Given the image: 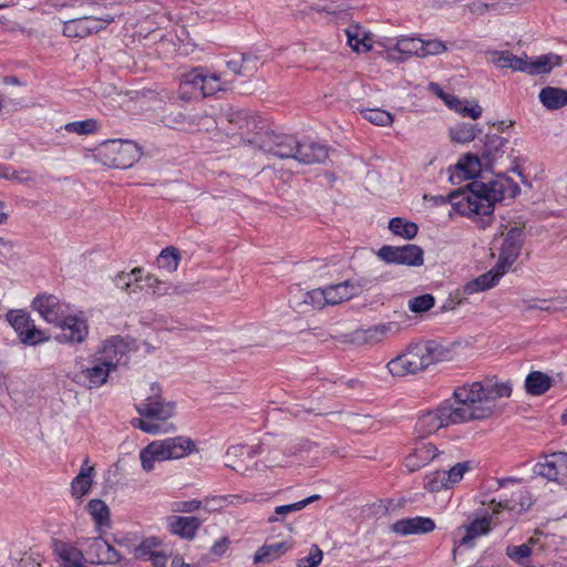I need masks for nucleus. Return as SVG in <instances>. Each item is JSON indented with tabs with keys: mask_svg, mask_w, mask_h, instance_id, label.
<instances>
[{
	"mask_svg": "<svg viewBox=\"0 0 567 567\" xmlns=\"http://www.w3.org/2000/svg\"><path fill=\"white\" fill-rule=\"evenodd\" d=\"M86 30L85 21L82 17L65 21L63 24V34L69 38H85L87 37Z\"/></svg>",
	"mask_w": 567,
	"mask_h": 567,
	"instance_id": "obj_55",
	"label": "nucleus"
},
{
	"mask_svg": "<svg viewBox=\"0 0 567 567\" xmlns=\"http://www.w3.org/2000/svg\"><path fill=\"white\" fill-rule=\"evenodd\" d=\"M483 143L481 155L485 167H492L507 153L508 141L498 134H486Z\"/></svg>",
	"mask_w": 567,
	"mask_h": 567,
	"instance_id": "obj_25",
	"label": "nucleus"
},
{
	"mask_svg": "<svg viewBox=\"0 0 567 567\" xmlns=\"http://www.w3.org/2000/svg\"><path fill=\"white\" fill-rule=\"evenodd\" d=\"M85 560L90 564L114 565L122 560V555L105 539L93 537L82 544Z\"/></svg>",
	"mask_w": 567,
	"mask_h": 567,
	"instance_id": "obj_13",
	"label": "nucleus"
},
{
	"mask_svg": "<svg viewBox=\"0 0 567 567\" xmlns=\"http://www.w3.org/2000/svg\"><path fill=\"white\" fill-rule=\"evenodd\" d=\"M141 272V268H134L131 272L120 274L116 277L117 287L128 295H137L142 290L146 289L144 278H142Z\"/></svg>",
	"mask_w": 567,
	"mask_h": 567,
	"instance_id": "obj_33",
	"label": "nucleus"
},
{
	"mask_svg": "<svg viewBox=\"0 0 567 567\" xmlns=\"http://www.w3.org/2000/svg\"><path fill=\"white\" fill-rule=\"evenodd\" d=\"M405 353L416 373L432 364L451 359V350L435 341L410 344Z\"/></svg>",
	"mask_w": 567,
	"mask_h": 567,
	"instance_id": "obj_7",
	"label": "nucleus"
},
{
	"mask_svg": "<svg viewBox=\"0 0 567 567\" xmlns=\"http://www.w3.org/2000/svg\"><path fill=\"white\" fill-rule=\"evenodd\" d=\"M179 256L177 249L174 247H167L162 250L157 258V264L161 269L167 272H173L177 269Z\"/></svg>",
	"mask_w": 567,
	"mask_h": 567,
	"instance_id": "obj_52",
	"label": "nucleus"
},
{
	"mask_svg": "<svg viewBox=\"0 0 567 567\" xmlns=\"http://www.w3.org/2000/svg\"><path fill=\"white\" fill-rule=\"evenodd\" d=\"M519 192L518 184L504 174H497L495 178L487 182L473 181L466 187L450 193L447 197L440 195L433 199L437 205L451 203L462 215L489 217L497 202L506 196L514 198Z\"/></svg>",
	"mask_w": 567,
	"mask_h": 567,
	"instance_id": "obj_1",
	"label": "nucleus"
},
{
	"mask_svg": "<svg viewBox=\"0 0 567 567\" xmlns=\"http://www.w3.org/2000/svg\"><path fill=\"white\" fill-rule=\"evenodd\" d=\"M492 516L484 514L481 517L470 519L467 523L458 526L454 532L453 556L455 557L460 547L472 548L478 537L489 533Z\"/></svg>",
	"mask_w": 567,
	"mask_h": 567,
	"instance_id": "obj_10",
	"label": "nucleus"
},
{
	"mask_svg": "<svg viewBox=\"0 0 567 567\" xmlns=\"http://www.w3.org/2000/svg\"><path fill=\"white\" fill-rule=\"evenodd\" d=\"M90 515L99 526L107 525L110 522V509L102 499H91L86 506Z\"/></svg>",
	"mask_w": 567,
	"mask_h": 567,
	"instance_id": "obj_46",
	"label": "nucleus"
},
{
	"mask_svg": "<svg viewBox=\"0 0 567 567\" xmlns=\"http://www.w3.org/2000/svg\"><path fill=\"white\" fill-rule=\"evenodd\" d=\"M303 302L318 309L326 307L327 298L324 293V288H317L311 291H308L305 295Z\"/></svg>",
	"mask_w": 567,
	"mask_h": 567,
	"instance_id": "obj_63",
	"label": "nucleus"
},
{
	"mask_svg": "<svg viewBox=\"0 0 567 567\" xmlns=\"http://www.w3.org/2000/svg\"><path fill=\"white\" fill-rule=\"evenodd\" d=\"M410 359H408V355L404 352L393 358L391 361L388 362L386 369L393 377H405L408 374H415V370Z\"/></svg>",
	"mask_w": 567,
	"mask_h": 567,
	"instance_id": "obj_43",
	"label": "nucleus"
},
{
	"mask_svg": "<svg viewBox=\"0 0 567 567\" xmlns=\"http://www.w3.org/2000/svg\"><path fill=\"white\" fill-rule=\"evenodd\" d=\"M159 547V542L155 537H150L143 540L136 548H135V557L140 559H148L152 555L156 554Z\"/></svg>",
	"mask_w": 567,
	"mask_h": 567,
	"instance_id": "obj_60",
	"label": "nucleus"
},
{
	"mask_svg": "<svg viewBox=\"0 0 567 567\" xmlns=\"http://www.w3.org/2000/svg\"><path fill=\"white\" fill-rule=\"evenodd\" d=\"M58 326L61 332L55 340L60 343H82L89 334L87 321L82 316H65Z\"/></svg>",
	"mask_w": 567,
	"mask_h": 567,
	"instance_id": "obj_17",
	"label": "nucleus"
},
{
	"mask_svg": "<svg viewBox=\"0 0 567 567\" xmlns=\"http://www.w3.org/2000/svg\"><path fill=\"white\" fill-rule=\"evenodd\" d=\"M423 40L417 38H401L395 43V50L398 53L403 54L405 59L412 55L421 56Z\"/></svg>",
	"mask_w": 567,
	"mask_h": 567,
	"instance_id": "obj_45",
	"label": "nucleus"
},
{
	"mask_svg": "<svg viewBox=\"0 0 567 567\" xmlns=\"http://www.w3.org/2000/svg\"><path fill=\"white\" fill-rule=\"evenodd\" d=\"M157 443L167 461L184 458L197 452L196 443L190 437L184 435L157 440Z\"/></svg>",
	"mask_w": 567,
	"mask_h": 567,
	"instance_id": "obj_20",
	"label": "nucleus"
},
{
	"mask_svg": "<svg viewBox=\"0 0 567 567\" xmlns=\"http://www.w3.org/2000/svg\"><path fill=\"white\" fill-rule=\"evenodd\" d=\"M52 550L62 567H85L83 550L73 544L61 539H53Z\"/></svg>",
	"mask_w": 567,
	"mask_h": 567,
	"instance_id": "obj_23",
	"label": "nucleus"
},
{
	"mask_svg": "<svg viewBox=\"0 0 567 567\" xmlns=\"http://www.w3.org/2000/svg\"><path fill=\"white\" fill-rule=\"evenodd\" d=\"M324 293L327 306H334L351 299L357 293V290L349 281H344L326 287Z\"/></svg>",
	"mask_w": 567,
	"mask_h": 567,
	"instance_id": "obj_35",
	"label": "nucleus"
},
{
	"mask_svg": "<svg viewBox=\"0 0 567 567\" xmlns=\"http://www.w3.org/2000/svg\"><path fill=\"white\" fill-rule=\"evenodd\" d=\"M132 349L131 341L120 336H113L102 342L95 355L114 371Z\"/></svg>",
	"mask_w": 567,
	"mask_h": 567,
	"instance_id": "obj_15",
	"label": "nucleus"
},
{
	"mask_svg": "<svg viewBox=\"0 0 567 567\" xmlns=\"http://www.w3.org/2000/svg\"><path fill=\"white\" fill-rule=\"evenodd\" d=\"M539 101L547 110H558L567 105V90L546 86L539 92Z\"/></svg>",
	"mask_w": 567,
	"mask_h": 567,
	"instance_id": "obj_34",
	"label": "nucleus"
},
{
	"mask_svg": "<svg viewBox=\"0 0 567 567\" xmlns=\"http://www.w3.org/2000/svg\"><path fill=\"white\" fill-rule=\"evenodd\" d=\"M505 275L502 270H497L494 266L489 271L478 276L477 278L465 284L463 290L466 295H473L480 291H485L495 287L499 279Z\"/></svg>",
	"mask_w": 567,
	"mask_h": 567,
	"instance_id": "obj_28",
	"label": "nucleus"
},
{
	"mask_svg": "<svg viewBox=\"0 0 567 567\" xmlns=\"http://www.w3.org/2000/svg\"><path fill=\"white\" fill-rule=\"evenodd\" d=\"M264 452L265 451L261 444L254 445L248 451H246L245 446L243 445H231L226 452V466L243 475L248 474L254 470L259 471L258 462H255L254 465L249 466L244 462V460H241V457L247 455L250 460H252L255 456L264 454Z\"/></svg>",
	"mask_w": 567,
	"mask_h": 567,
	"instance_id": "obj_18",
	"label": "nucleus"
},
{
	"mask_svg": "<svg viewBox=\"0 0 567 567\" xmlns=\"http://www.w3.org/2000/svg\"><path fill=\"white\" fill-rule=\"evenodd\" d=\"M229 90V83L220 75L195 68L184 73L179 80L178 95L184 101L202 96H210L220 91Z\"/></svg>",
	"mask_w": 567,
	"mask_h": 567,
	"instance_id": "obj_4",
	"label": "nucleus"
},
{
	"mask_svg": "<svg viewBox=\"0 0 567 567\" xmlns=\"http://www.w3.org/2000/svg\"><path fill=\"white\" fill-rule=\"evenodd\" d=\"M524 243V230L514 226L503 231L494 241V248L498 251L497 270L507 274L516 262Z\"/></svg>",
	"mask_w": 567,
	"mask_h": 567,
	"instance_id": "obj_5",
	"label": "nucleus"
},
{
	"mask_svg": "<svg viewBox=\"0 0 567 567\" xmlns=\"http://www.w3.org/2000/svg\"><path fill=\"white\" fill-rule=\"evenodd\" d=\"M561 63V56L549 53L537 56L535 60L529 61L526 56V69L525 73L529 75H539L549 73L554 66Z\"/></svg>",
	"mask_w": 567,
	"mask_h": 567,
	"instance_id": "obj_32",
	"label": "nucleus"
},
{
	"mask_svg": "<svg viewBox=\"0 0 567 567\" xmlns=\"http://www.w3.org/2000/svg\"><path fill=\"white\" fill-rule=\"evenodd\" d=\"M491 505L493 508V514H497L502 509H508L512 512H523L530 507L532 498L527 491L518 489L515 493H513L511 498H505L499 502H495V499H493L491 502Z\"/></svg>",
	"mask_w": 567,
	"mask_h": 567,
	"instance_id": "obj_27",
	"label": "nucleus"
},
{
	"mask_svg": "<svg viewBox=\"0 0 567 567\" xmlns=\"http://www.w3.org/2000/svg\"><path fill=\"white\" fill-rule=\"evenodd\" d=\"M434 529V520L422 516L402 518L391 525V530L400 536L427 534Z\"/></svg>",
	"mask_w": 567,
	"mask_h": 567,
	"instance_id": "obj_24",
	"label": "nucleus"
},
{
	"mask_svg": "<svg viewBox=\"0 0 567 567\" xmlns=\"http://www.w3.org/2000/svg\"><path fill=\"white\" fill-rule=\"evenodd\" d=\"M485 166L482 157L476 155L467 154L456 164V168L464 173L466 178H473L481 171V167Z\"/></svg>",
	"mask_w": 567,
	"mask_h": 567,
	"instance_id": "obj_48",
	"label": "nucleus"
},
{
	"mask_svg": "<svg viewBox=\"0 0 567 567\" xmlns=\"http://www.w3.org/2000/svg\"><path fill=\"white\" fill-rule=\"evenodd\" d=\"M450 135L454 142L468 143L475 138L476 131L473 125L461 123L450 130Z\"/></svg>",
	"mask_w": 567,
	"mask_h": 567,
	"instance_id": "obj_54",
	"label": "nucleus"
},
{
	"mask_svg": "<svg viewBox=\"0 0 567 567\" xmlns=\"http://www.w3.org/2000/svg\"><path fill=\"white\" fill-rule=\"evenodd\" d=\"M362 113L367 121L378 126H390L393 123L392 114L381 109H368Z\"/></svg>",
	"mask_w": 567,
	"mask_h": 567,
	"instance_id": "obj_53",
	"label": "nucleus"
},
{
	"mask_svg": "<svg viewBox=\"0 0 567 567\" xmlns=\"http://www.w3.org/2000/svg\"><path fill=\"white\" fill-rule=\"evenodd\" d=\"M144 282H145L146 289L152 290V292L156 293V295L164 296V295L171 293L172 291H175V288H173L171 285L158 279L157 277H155L153 275H147L144 278Z\"/></svg>",
	"mask_w": 567,
	"mask_h": 567,
	"instance_id": "obj_59",
	"label": "nucleus"
},
{
	"mask_svg": "<svg viewBox=\"0 0 567 567\" xmlns=\"http://www.w3.org/2000/svg\"><path fill=\"white\" fill-rule=\"evenodd\" d=\"M136 412L148 419L144 420L141 417H134L131 424L135 429H140L148 434H156L159 432L167 433L174 430V426L169 424L167 427L162 429L157 422H165L171 419L175 413V403L166 401L161 395V389L156 383H153L150 388V394L146 399L135 406Z\"/></svg>",
	"mask_w": 567,
	"mask_h": 567,
	"instance_id": "obj_3",
	"label": "nucleus"
},
{
	"mask_svg": "<svg viewBox=\"0 0 567 567\" xmlns=\"http://www.w3.org/2000/svg\"><path fill=\"white\" fill-rule=\"evenodd\" d=\"M435 299L432 295L425 293L409 300V309L414 313H423L434 307Z\"/></svg>",
	"mask_w": 567,
	"mask_h": 567,
	"instance_id": "obj_58",
	"label": "nucleus"
},
{
	"mask_svg": "<svg viewBox=\"0 0 567 567\" xmlns=\"http://www.w3.org/2000/svg\"><path fill=\"white\" fill-rule=\"evenodd\" d=\"M319 498V495H312L306 499L292 504L277 506L275 508L274 515L268 517V523L282 522L287 515L303 509L307 505L318 501Z\"/></svg>",
	"mask_w": 567,
	"mask_h": 567,
	"instance_id": "obj_41",
	"label": "nucleus"
},
{
	"mask_svg": "<svg viewBox=\"0 0 567 567\" xmlns=\"http://www.w3.org/2000/svg\"><path fill=\"white\" fill-rule=\"evenodd\" d=\"M223 117L240 131H249L256 127L255 120L244 110H233L229 107L224 112Z\"/></svg>",
	"mask_w": 567,
	"mask_h": 567,
	"instance_id": "obj_42",
	"label": "nucleus"
},
{
	"mask_svg": "<svg viewBox=\"0 0 567 567\" xmlns=\"http://www.w3.org/2000/svg\"><path fill=\"white\" fill-rule=\"evenodd\" d=\"M83 20L85 21V29H87V35L93 32H99L106 28L110 23L114 21V17L112 14H83Z\"/></svg>",
	"mask_w": 567,
	"mask_h": 567,
	"instance_id": "obj_50",
	"label": "nucleus"
},
{
	"mask_svg": "<svg viewBox=\"0 0 567 567\" xmlns=\"http://www.w3.org/2000/svg\"><path fill=\"white\" fill-rule=\"evenodd\" d=\"M112 371L106 363L94 355L90 361V365L74 372L72 380L86 389H95L107 382Z\"/></svg>",
	"mask_w": 567,
	"mask_h": 567,
	"instance_id": "obj_12",
	"label": "nucleus"
},
{
	"mask_svg": "<svg viewBox=\"0 0 567 567\" xmlns=\"http://www.w3.org/2000/svg\"><path fill=\"white\" fill-rule=\"evenodd\" d=\"M328 158V150L324 145L309 142L298 144V151L295 161L301 164H319Z\"/></svg>",
	"mask_w": 567,
	"mask_h": 567,
	"instance_id": "obj_26",
	"label": "nucleus"
},
{
	"mask_svg": "<svg viewBox=\"0 0 567 567\" xmlns=\"http://www.w3.org/2000/svg\"><path fill=\"white\" fill-rule=\"evenodd\" d=\"M7 319L23 343L34 346L49 340L24 311H10Z\"/></svg>",
	"mask_w": 567,
	"mask_h": 567,
	"instance_id": "obj_14",
	"label": "nucleus"
},
{
	"mask_svg": "<svg viewBox=\"0 0 567 567\" xmlns=\"http://www.w3.org/2000/svg\"><path fill=\"white\" fill-rule=\"evenodd\" d=\"M441 455L439 449L432 443H417L405 457L404 466L410 472H416Z\"/></svg>",
	"mask_w": 567,
	"mask_h": 567,
	"instance_id": "obj_22",
	"label": "nucleus"
},
{
	"mask_svg": "<svg viewBox=\"0 0 567 567\" xmlns=\"http://www.w3.org/2000/svg\"><path fill=\"white\" fill-rule=\"evenodd\" d=\"M259 470H272L277 467H286L291 462L288 457L285 446L269 447L264 455V458L258 462Z\"/></svg>",
	"mask_w": 567,
	"mask_h": 567,
	"instance_id": "obj_36",
	"label": "nucleus"
},
{
	"mask_svg": "<svg viewBox=\"0 0 567 567\" xmlns=\"http://www.w3.org/2000/svg\"><path fill=\"white\" fill-rule=\"evenodd\" d=\"M254 144L265 153L278 158H292L298 151L299 142L292 135L266 132L255 137Z\"/></svg>",
	"mask_w": 567,
	"mask_h": 567,
	"instance_id": "obj_9",
	"label": "nucleus"
},
{
	"mask_svg": "<svg viewBox=\"0 0 567 567\" xmlns=\"http://www.w3.org/2000/svg\"><path fill=\"white\" fill-rule=\"evenodd\" d=\"M526 56H517L509 51L492 53V63L502 69L524 72L526 69Z\"/></svg>",
	"mask_w": 567,
	"mask_h": 567,
	"instance_id": "obj_38",
	"label": "nucleus"
},
{
	"mask_svg": "<svg viewBox=\"0 0 567 567\" xmlns=\"http://www.w3.org/2000/svg\"><path fill=\"white\" fill-rule=\"evenodd\" d=\"M287 549L288 546L284 542L264 545L255 553L254 563H271L275 559L279 558L282 554H285Z\"/></svg>",
	"mask_w": 567,
	"mask_h": 567,
	"instance_id": "obj_40",
	"label": "nucleus"
},
{
	"mask_svg": "<svg viewBox=\"0 0 567 567\" xmlns=\"http://www.w3.org/2000/svg\"><path fill=\"white\" fill-rule=\"evenodd\" d=\"M94 473V467L90 466L87 460H85L79 474L74 477L71 484L72 495L74 497L81 498L90 492L93 484Z\"/></svg>",
	"mask_w": 567,
	"mask_h": 567,
	"instance_id": "obj_31",
	"label": "nucleus"
},
{
	"mask_svg": "<svg viewBox=\"0 0 567 567\" xmlns=\"http://www.w3.org/2000/svg\"><path fill=\"white\" fill-rule=\"evenodd\" d=\"M378 257L388 262L404 265L409 267H419L424 262V252L420 246L404 245V246H382L378 252Z\"/></svg>",
	"mask_w": 567,
	"mask_h": 567,
	"instance_id": "obj_11",
	"label": "nucleus"
},
{
	"mask_svg": "<svg viewBox=\"0 0 567 567\" xmlns=\"http://www.w3.org/2000/svg\"><path fill=\"white\" fill-rule=\"evenodd\" d=\"M509 381L485 378L457 386L454 390V408L461 423L493 417L502 411V401L512 395Z\"/></svg>",
	"mask_w": 567,
	"mask_h": 567,
	"instance_id": "obj_2",
	"label": "nucleus"
},
{
	"mask_svg": "<svg viewBox=\"0 0 567 567\" xmlns=\"http://www.w3.org/2000/svg\"><path fill=\"white\" fill-rule=\"evenodd\" d=\"M514 8V4L507 1H496L492 3L475 1L471 4L470 9L474 13H485L488 11H495L498 13L508 12Z\"/></svg>",
	"mask_w": 567,
	"mask_h": 567,
	"instance_id": "obj_51",
	"label": "nucleus"
},
{
	"mask_svg": "<svg viewBox=\"0 0 567 567\" xmlns=\"http://www.w3.org/2000/svg\"><path fill=\"white\" fill-rule=\"evenodd\" d=\"M33 308L49 323L60 324L64 316V306L60 299L53 295L37 297L32 302Z\"/></svg>",
	"mask_w": 567,
	"mask_h": 567,
	"instance_id": "obj_21",
	"label": "nucleus"
},
{
	"mask_svg": "<svg viewBox=\"0 0 567 567\" xmlns=\"http://www.w3.org/2000/svg\"><path fill=\"white\" fill-rule=\"evenodd\" d=\"M517 308H519L523 312L532 311V310H540L546 312H551L555 310L551 306V302L546 299H522L517 302Z\"/></svg>",
	"mask_w": 567,
	"mask_h": 567,
	"instance_id": "obj_57",
	"label": "nucleus"
},
{
	"mask_svg": "<svg viewBox=\"0 0 567 567\" xmlns=\"http://www.w3.org/2000/svg\"><path fill=\"white\" fill-rule=\"evenodd\" d=\"M100 156L105 165L126 169L140 159L141 150L132 141L113 140L102 145Z\"/></svg>",
	"mask_w": 567,
	"mask_h": 567,
	"instance_id": "obj_6",
	"label": "nucleus"
},
{
	"mask_svg": "<svg viewBox=\"0 0 567 567\" xmlns=\"http://www.w3.org/2000/svg\"><path fill=\"white\" fill-rule=\"evenodd\" d=\"M402 330L398 321L380 322L368 329L355 332V340L360 343L374 346L390 338L396 337Z\"/></svg>",
	"mask_w": 567,
	"mask_h": 567,
	"instance_id": "obj_19",
	"label": "nucleus"
},
{
	"mask_svg": "<svg viewBox=\"0 0 567 567\" xmlns=\"http://www.w3.org/2000/svg\"><path fill=\"white\" fill-rule=\"evenodd\" d=\"M140 461L143 471L151 473L155 470V464L157 462H164L167 461V458H165L157 441H153L141 450Z\"/></svg>",
	"mask_w": 567,
	"mask_h": 567,
	"instance_id": "obj_37",
	"label": "nucleus"
},
{
	"mask_svg": "<svg viewBox=\"0 0 567 567\" xmlns=\"http://www.w3.org/2000/svg\"><path fill=\"white\" fill-rule=\"evenodd\" d=\"M553 380L540 371L530 372L525 380V389L528 394L542 395L550 389Z\"/></svg>",
	"mask_w": 567,
	"mask_h": 567,
	"instance_id": "obj_39",
	"label": "nucleus"
},
{
	"mask_svg": "<svg viewBox=\"0 0 567 567\" xmlns=\"http://www.w3.org/2000/svg\"><path fill=\"white\" fill-rule=\"evenodd\" d=\"M322 558V550L317 545H313L309 555L298 559L296 565L297 567H318L321 564Z\"/></svg>",
	"mask_w": 567,
	"mask_h": 567,
	"instance_id": "obj_62",
	"label": "nucleus"
},
{
	"mask_svg": "<svg viewBox=\"0 0 567 567\" xmlns=\"http://www.w3.org/2000/svg\"><path fill=\"white\" fill-rule=\"evenodd\" d=\"M472 470L470 462H461L445 471L447 483L450 488H453L457 483L462 481L465 473Z\"/></svg>",
	"mask_w": 567,
	"mask_h": 567,
	"instance_id": "obj_56",
	"label": "nucleus"
},
{
	"mask_svg": "<svg viewBox=\"0 0 567 567\" xmlns=\"http://www.w3.org/2000/svg\"><path fill=\"white\" fill-rule=\"evenodd\" d=\"M389 229L404 239H413L417 235V225L406 219L395 217L389 223Z\"/></svg>",
	"mask_w": 567,
	"mask_h": 567,
	"instance_id": "obj_44",
	"label": "nucleus"
},
{
	"mask_svg": "<svg viewBox=\"0 0 567 567\" xmlns=\"http://www.w3.org/2000/svg\"><path fill=\"white\" fill-rule=\"evenodd\" d=\"M200 525L197 517L173 516L168 519L169 530L185 539H193Z\"/></svg>",
	"mask_w": 567,
	"mask_h": 567,
	"instance_id": "obj_29",
	"label": "nucleus"
},
{
	"mask_svg": "<svg viewBox=\"0 0 567 567\" xmlns=\"http://www.w3.org/2000/svg\"><path fill=\"white\" fill-rule=\"evenodd\" d=\"M97 128V123L95 120H85L79 122H71L65 125V130L71 133H76L80 135L90 134L95 132Z\"/></svg>",
	"mask_w": 567,
	"mask_h": 567,
	"instance_id": "obj_61",
	"label": "nucleus"
},
{
	"mask_svg": "<svg viewBox=\"0 0 567 567\" xmlns=\"http://www.w3.org/2000/svg\"><path fill=\"white\" fill-rule=\"evenodd\" d=\"M424 488L431 493L450 489L445 471H435L424 476Z\"/></svg>",
	"mask_w": 567,
	"mask_h": 567,
	"instance_id": "obj_49",
	"label": "nucleus"
},
{
	"mask_svg": "<svg viewBox=\"0 0 567 567\" xmlns=\"http://www.w3.org/2000/svg\"><path fill=\"white\" fill-rule=\"evenodd\" d=\"M460 423L454 404L445 403L422 413L415 423V431L420 436H427L436 433L441 427Z\"/></svg>",
	"mask_w": 567,
	"mask_h": 567,
	"instance_id": "obj_8",
	"label": "nucleus"
},
{
	"mask_svg": "<svg viewBox=\"0 0 567 567\" xmlns=\"http://www.w3.org/2000/svg\"><path fill=\"white\" fill-rule=\"evenodd\" d=\"M536 543V539L529 538L528 543L518 546H507L506 555L515 563L525 565L527 559L530 557L533 550L532 545Z\"/></svg>",
	"mask_w": 567,
	"mask_h": 567,
	"instance_id": "obj_47",
	"label": "nucleus"
},
{
	"mask_svg": "<svg viewBox=\"0 0 567 567\" xmlns=\"http://www.w3.org/2000/svg\"><path fill=\"white\" fill-rule=\"evenodd\" d=\"M348 44L352 48V50L360 52L361 50L364 52H369L373 48L372 37L369 32H367L359 24H351L346 30Z\"/></svg>",
	"mask_w": 567,
	"mask_h": 567,
	"instance_id": "obj_30",
	"label": "nucleus"
},
{
	"mask_svg": "<svg viewBox=\"0 0 567 567\" xmlns=\"http://www.w3.org/2000/svg\"><path fill=\"white\" fill-rule=\"evenodd\" d=\"M534 473L548 481L563 484L567 475V453L556 452L544 456L534 467Z\"/></svg>",
	"mask_w": 567,
	"mask_h": 567,
	"instance_id": "obj_16",
	"label": "nucleus"
},
{
	"mask_svg": "<svg viewBox=\"0 0 567 567\" xmlns=\"http://www.w3.org/2000/svg\"><path fill=\"white\" fill-rule=\"evenodd\" d=\"M313 444L308 440H299L285 446L289 460L301 455L302 453L309 452Z\"/></svg>",
	"mask_w": 567,
	"mask_h": 567,
	"instance_id": "obj_64",
	"label": "nucleus"
}]
</instances>
